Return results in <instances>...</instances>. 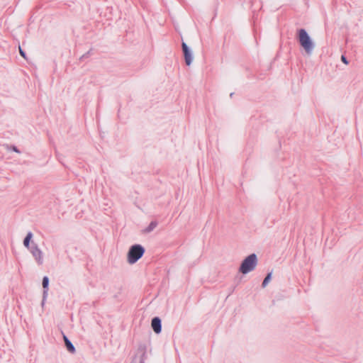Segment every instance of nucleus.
<instances>
[{
  "mask_svg": "<svg viewBox=\"0 0 363 363\" xmlns=\"http://www.w3.org/2000/svg\"><path fill=\"white\" fill-rule=\"evenodd\" d=\"M341 60L345 65H348L349 64V62H348V60H347V57L345 55H342L341 56Z\"/></svg>",
  "mask_w": 363,
  "mask_h": 363,
  "instance_id": "obj_13",
  "label": "nucleus"
},
{
  "mask_svg": "<svg viewBox=\"0 0 363 363\" xmlns=\"http://www.w3.org/2000/svg\"><path fill=\"white\" fill-rule=\"evenodd\" d=\"M151 326L156 334H159L162 331V321L159 317H154L151 321Z\"/></svg>",
  "mask_w": 363,
  "mask_h": 363,
  "instance_id": "obj_6",
  "label": "nucleus"
},
{
  "mask_svg": "<svg viewBox=\"0 0 363 363\" xmlns=\"http://www.w3.org/2000/svg\"><path fill=\"white\" fill-rule=\"evenodd\" d=\"M11 149H12L13 151H14V152H16L17 153H20V150L17 148V147L13 145L11 147Z\"/></svg>",
  "mask_w": 363,
  "mask_h": 363,
  "instance_id": "obj_14",
  "label": "nucleus"
},
{
  "mask_svg": "<svg viewBox=\"0 0 363 363\" xmlns=\"http://www.w3.org/2000/svg\"><path fill=\"white\" fill-rule=\"evenodd\" d=\"M145 248L139 244L132 245L128 252V262L134 264L139 260L145 253Z\"/></svg>",
  "mask_w": 363,
  "mask_h": 363,
  "instance_id": "obj_3",
  "label": "nucleus"
},
{
  "mask_svg": "<svg viewBox=\"0 0 363 363\" xmlns=\"http://www.w3.org/2000/svg\"><path fill=\"white\" fill-rule=\"evenodd\" d=\"M91 50H89L86 53L82 55V57H87L90 55Z\"/></svg>",
  "mask_w": 363,
  "mask_h": 363,
  "instance_id": "obj_16",
  "label": "nucleus"
},
{
  "mask_svg": "<svg viewBox=\"0 0 363 363\" xmlns=\"http://www.w3.org/2000/svg\"><path fill=\"white\" fill-rule=\"evenodd\" d=\"M139 363H145V354L142 355Z\"/></svg>",
  "mask_w": 363,
  "mask_h": 363,
  "instance_id": "obj_15",
  "label": "nucleus"
},
{
  "mask_svg": "<svg viewBox=\"0 0 363 363\" xmlns=\"http://www.w3.org/2000/svg\"><path fill=\"white\" fill-rule=\"evenodd\" d=\"M272 279V272H269L267 274L264 279L262 281V286L263 288L266 287V286L268 284V283Z\"/></svg>",
  "mask_w": 363,
  "mask_h": 363,
  "instance_id": "obj_11",
  "label": "nucleus"
},
{
  "mask_svg": "<svg viewBox=\"0 0 363 363\" xmlns=\"http://www.w3.org/2000/svg\"><path fill=\"white\" fill-rule=\"evenodd\" d=\"M297 34V38L301 46L305 50L307 54H311L314 49V44L307 31L303 28H301L298 30Z\"/></svg>",
  "mask_w": 363,
  "mask_h": 363,
  "instance_id": "obj_1",
  "label": "nucleus"
},
{
  "mask_svg": "<svg viewBox=\"0 0 363 363\" xmlns=\"http://www.w3.org/2000/svg\"><path fill=\"white\" fill-rule=\"evenodd\" d=\"M257 264V255L255 253H252L243 259L239 267V272L243 274H246L253 271L255 269Z\"/></svg>",
  "mask_w": 363,
  "mask_h": 363,
  "instance_id": "obj_2",
  "label": "nucleus"
},
{
  "mask_svg": "<svg viewBox=\"0 0 363 363\" xmlns=\"http://www.w3.org/2000/svg\"><path fill=\"white\" fill-rule=\"evenodd\" d=\"M42 285L43 288V299L42 301V304H44V301L46 298V296L48 295V286H49V279L48 277H44L42 281Z\"/></svg>",
  "mask_w": 363,
  "mask_h": 363,
  "instance_id": "obj_7",
  "label": "nucleus"
},
{
  "mask_svg": "<svg viewBox=\"0 0 363 363\" xmlns=\"http://www.w3.org/2000/svg\"><path fill=\"white\" fill-rule=\"evenodd\" d=\"M182 49L184 57L185 63L189 66L193 61V56L191 52L186 43L182 42Z\"/></svg>",
  "mask_w": 363,
  "mask_h": 363,
  "instance_id": "obj_5",
  "label": "nucleus"
},
{
  "mask_svg": "<svg viewBox=\"0 0 363 363\" xmlns=\"http://www.w3.org/2000/svg\"><path fill=\"white\" fill-rule=\"evenodd\" d=\"M33 238V233L31 232H28L26 236V238L23 240V245L24 246L29 249L30 248V240Z\"/></svg>",
  "mask_w": 363,
  "mask_h": 363,
  "instance_id": "obj_9",
  "label": "nucleus"
},
{
  "mask_svg": "<svg viewBox=\"0 0 363 363\" xmlns=\"http://www.w3.org/2000/svg\"><path fill=\"white\" fill-rule=\"evenodd\" d=\"M19 52H20V55L25 59H26V52L25 51H23L21 48L19 46Z\"/></svg>",
  "mask_w": 363,
  "mask_h": 363,
  "instance_id": "obj_12",
  "label": "nucleus"
},
{
  "mask_svg": "<svg viewBox=\"0 0 363 363\" xmlns=\"http://www.w3.org/2000/svg\"><path fill=\"white\" fill-rule=\"evenodd\" d=\"M157 225V223L156 221H152L149 224V225L145 228V233H150L152 231Z\"/></svg>",
  "mask_w": 363,
  "mask_h": 363,
  "instance_id": "obj_10",
  "label": "nucleus"
},
{
  "mask_svg": "<svg viewBox=\"0 0 363 363\" xmlns=\"http://www.w3.org/2000/svg\"><path fill=\"white\" fill-rule=\"evenodd\" d=\"M63 340L67 350L70 353L74 354L76 352V350L72 342L68 339V337L65 335H63Z\"/></svg>",
  "mask_w": 363,
  "mask_h": 363,
  "instance_id": "obj_8",
  "label": "nucleus"
},
{
  "mask_svg": "<svg viewBox=\"0 0 363 363\" xmlns=\"http://www.w3.org/2000/svg\"><path fill=\"white\" fill-rule=\"evenodd\" d=\"M35 261L39 265L43 263V252L38 247V245L33 242H31L30 248L28 249Z\"/></svg>",
  "mask_w": 363,
  "mask_h": 363,
  "instance_id": "obj_4",
  "label": "nucleus"
}]
</instances>
